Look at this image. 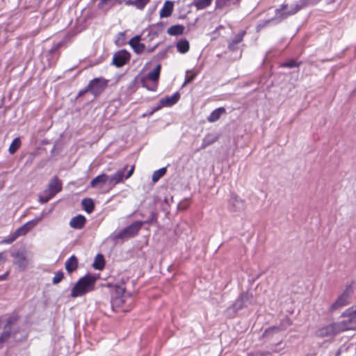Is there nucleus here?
I'll return each instance as SVG.
<instances>
[{
    "instance_id": "obj_1",
    "label": "nucleus",
    "mask_w": 356,
    "mask_h": 356,
    "mask_svg": "<svg viewBox=\"0 0 356 356\" xmlns=\"http://www.w3.org/2000/svg\"><path fill=\"white\" fill-rule=\"evenodd\" d=\"M96 278L92 275H86L75 284L71 290V297L82 296L94 289Z\"/></svg>"
},
{
    "instance_id": "obj_2",
    "label": "nucleus",
    "mask_w": 356,
    "mask_h": 356,
    "mask_svg": "<svg viewBox=\"0 0 356 356\" xmlns=\"http://www.w3.org/2000/svg\"><path fill=\"white\" fill-rule=\"evenodd\" d=\"M161 68V65H157L154 70L142 78L141 82L143 87L152 91H155L157 89Z\"/></svg>"
},
{
    "instance_id": "obj_3",
    "label": "nucleus",
    "mask_w": 356,
    "mask_h": 356,
    "mask_svg": "<svg viewBox=\"0 0 356 356\" xmlns=\"http://www.w3.org/2000/svg\"><path fill=\"white\" fill-rule=\"evenodd\" d=\"M352 292V286L350 285L346 286L342 293L339 295L337 299L330 305V311L333 312L348 305L350 302Z\"/></svg>"
},
{
    "instance_id": "obj_4",
    "label": "nucleus",
    "mask_w": 356,
    "mask_h": 356,
    "mask_svg": "<svg viewBox=\"0 0 356 356\" xmlns=\"http://www.w3.org/2000/svg\"><path fill=\"white\" fill-rule=\"evenodd\" d=\"M343 319L340 321L344 330H356V305L347 309L341 315Z\"/></svg>"
},
{
    "instance_id": "obj_5",
    "label": "nucleus",
    "mask_w": 356,
    "mask_h": 356,
    "mask_svg": "<svg viewBox=\"0 0 356 356\" xmlns=\"http://www.w3.org/2000/svg\"><path fill=\"white\" fill-rule=\"evenodd\" d=\"M127 168V165L118 170L115 174L108 176V186L111 188H113L116 184L123 182L124 179H127L132 176L135 166L132 165L125 175L124 172Z\"/></svg>"
},
{
    "instance_id": "obj_6",
    "label": "nucleus",
    "mask_w": 356,
    "mask_h": 356,
    "mask_svg": "<svg viewBox=\"0 0 356 356\" xmlns=\"http://www.w3.org/2000/svg\"><path fill=\"white\" fill-rule=\"evenodd\" d=\"M12 256L15 258L14 264L17 265L21 270H25L29 265L32 254L31 252L22 250L13 252Z\"/></svg>"
},
{
    "instance_id": "obj_7",
    "label": "nucleus",
    "mask_w": 356,
    "mask_h": 356,
    "mask_svg": "<svg viewBox=\"0 0 356 356\" xmlns=\"http://www.w3.org/2000/svg\"><path fill=\"white\" fill-rule=\"evenodd\" d=\"M344 331L340 321L319 328L316 334L321 338L332 337L335 334Z\"/></svg>"
},
{
    "instance_id": "obj_8",
    "label": "nucleus",
    "mask_w": 356,
    "mask_h": 356,
    "mask_svg": "<svg viewBox=\"0 0 356 356\" xmlns=\"http://www.w3.org/2000/svg\"><path fill=\"white\" fill-rule=\"evenodd\" d=\"M60 191L61 184L59 180L55 177L51 180L48 185V188L45 190L43 194L40 197V201L42 203H46Z\"/></svg>"
},
{
    "instance_id": "obj_9",
    "label": "nucleus",
    "mask_w": 356,
    "mask_h": 356,
    "mask_svg": "<svg viewBox=\"0 0 356 356\" xmlns=\"http://www.w3.org/2000/svg\"><path fill=\"white\" fill-rule=\"evenodd\" d=\"M142 226L141 222H134L129 226L120 231L117 234L113 236L114 239H125L134 236L140 229Z\"/></svg>"
},
{
    "instance_id": "obj_10",
    "label": "nucleus",
    "mask_w": 356,
    "mask_h": 356,
    "mask_svg": "<svg viewBox=\"0 0 356 356\" xmlns=\"http://www.w3.org/2000/svg\"><path fill=\"white\" fill-rule=\"evenodd\" d=\"M306 5V1L302 0L299 3L291 5L289 8L286 5L282 6L281 10H277L276 18L281 21L289 15L296 13Z\"/></svg>"
},
{
    "instance_id": "obj_11",
    "label": "nucleus",
    "mask_w": 356,
    "mask_h": 356,
    "mask_svg": "<svg viewBox=\"0 0 356 356\" xmlns=\"http://www.w3.org/2000/svg\"><path fill=\"white\" fill-rule=\"evenodd\" d=\"M108 81L104 78H95L91 80L86 87V90L95 96L100 95L106 88Z\"/></svg>"
},
{
    "instance_id": "obj_12",
    "label": "nucleus",
    "mask_w": 356,
    "mask_h": 356,
    "mask_svg": "<svg viewBox=\"0 0 356 356\" xmlns=\"http://www.w3.org/2000/svg\"><path fill=\"white\" fill-rule=\"evenodd\" d=\"M44 217V213H42L41 215L38 217L35 218L32 220H30L25 223L24 225L18 228L15 232V236L17 238L19 236H24L27 234L32 228H33L38 222H40Z\"/></svg>"
},
{
    "instance_id": "obj_13",
    "label": "nucleus",
    "mask_w": 356,
    "mask_h": 356,
    "mask_svg": "<svg viewBox=\"0 0 356 356\" xmlns=\"http://www.w3.org/2000/svg\"><path fill=\"white\" fill-rule=\"evenodd\" d=\"M229 208L232 211H240L245 208V202L238 195L232 194L229 200Z\"/></svg>"
},
{
    "instance_id": "obj_14",
    "label": "nucleus",
    "mask_w": 356,
    "mask_h": 356,
    "mask_svg": "<svg viewBox=\"0 0 356 356\" xmlns=\"http://www.w3.org/2000/svg\"><path fill=\"white\" fill-rule=\"evenodd\" d=\"M130 55L126 51H120L115 53L113 58V63L120 67L125 65L129 60Z\"/></svg>"
},
{
    "instance_id": "obj_15",
    "label": "nucleus",
    "mask_w": 356,
    "mask_h": 356,
    "mask_svg": "<svg viewBox=\"0 0 356 356\" xmlns=\"http://www.w3.org/2000/svg\"><path fill=\"white\" fill-rule=\"evenodd\" d=\"M15 321V319L14 318H8L7 323L4 327L3 332L0 336V343L6 341L7 339H8L10 337L13 330L14 328Z\"/></svg>"
},
{
    "instance_id": "obj_16",
    "label": "nucleus",
    "mask_w": 356,
    "mask_h": 356,
    "mask_svg": "<svg viewBox=\"0 0 356 356\" xmlns=\"http://www.w3.org/2000/svg\"><path fill=\"white\" fill-rule=\"evenodd\" d=\"M108 176L106 174H102L94 178L90 182V186L92 188H102L104 185H108Z\"/></svg>"
},
{
    "instance_id": "obj_17",
    "label": "nucleus",
    "mask_w": 356,
    "mask_h": 356,
    "mask_svg": "<svg viewBox=\"0 0 356 356\" xmlns=\"http://www.w3.org/2000/svg\"><path fill=\"white\" fill-rule=\"evenodd\" d=\"M140 36L136 35L132 38L129 41V44L134 49L136 54H141L145 49V44L140 42Z\"/></svg>"
},
{
    "instance_id": "obj_18",
    "label": "nucleus",
    "mask_w": 356,
    "mask_h": 356,
    "mask_svg": "<svg viewBox=\"0 0 356 356\" xmlns=\"http://www.w3.org/2000/svg\"><path fill=\"white\" fill-rule=\"evenodd\" d=\"M174 8V3L170 1H166L160 10L159 16L161 18L168 17L172 15Z\"/></svg>"
},
{
    "instance_id": "obj_19",
    "label": "nucleus",
    "mask_w": 356,
    "mask_h": 356,
    "mask_svg": "<svg viewBox=\"0 0 356 356\" xmlns=\"http://www.w3.org/2000/svg\"><path fill=\"white\" fill-rule=\"evenodd\" d=\"M86 221V218L83 216L78 215L71 219L70 225L74 229H81L84 226Z\"/></svg>"
},
{
    "instance_id": "obj_20",
    "label": "nucleus",
    "mask_w": 356,
    "mask_h": 356,
    "mask_svg": "<svg viewBox=\"0 0 356 356\" xmlns=\"http://www.w3.org/2000/svg\"><path fill=\"white\" fill-rule=\"evenodd\" d=\"M149 2L150 0H127L125 4L134 6L138 10H142Z\"/></svg>"
},
{
    "instance_id": "obj_21",
    "label": "nucleus",
    "mask_w": 356,
    "mask_h": 356,
    "mask_svg": "<svg viewBox=\"0 0 356 356\" xmlns=\"http://www.w3.org/2000/svg\"><path fill=\"white\" fill-rule=\"evenodd\" d=\"M179 99V95L177 93L172 96H168L160 100V103L163 106H170L176 104Z\"/></svg>"
},
{
    "instance_id": "obj_22",
    "label": "nucleus",
    "mask_w": 356,
    "mask_h": 356,
    "mask_svg": "<svg viewBox=\"0 0 356 356\" xmlns=\"http://www.w3.org/2000/svg\"><path fill=\"white\" fill-rule=\"evenodd\" d=\"M66 270L71 273L74 271L78 267V260L74 255L71 256L65 262V264Z\"/></svg>"
},
{
    "instance_id": "obj_23",
    "label": "nucleus",
    "mask_w": 356,
    "mask_h": 356,
    "mask_svg": "<svg viewBox=\"0 0 356 356\" xmlns=\"http://www.w3.org/2000/svg\"><path fill=\"white\" fill-rule=\"evenodd\" d=\"M218 137L216 134H209L204 138L202 140V144L201 145V149H204L207 147L212 145L217 140Z\"/></svg>"
},
{
    "instance_id": "obj_24",
    "label": "nucleus",
    "mask_w": 356,
    "mask_h": 356,
    "mask_svg": "<svg viewBox=\"0 0 356 356\" xmlns=\"http://www.w3.org/2000/svg\"><path fill=\"white\" fill-rule=\"evenodd\" d=\"M225 110L222 107L216 108V110L212 111L210 115L207 118V120L209 122H214L217 121L220 118V116L225 113Z\"/></svg>"
},
{
    "instance_id": "obj_25",
    "label": "nucleus",
    "mask_w": 356,
    "mask_h": 356,
    "mask_svg": "<svg viewBox=\"0 0 356 356\" xmlns=\"http://www.w3.org/2000/svg\"><path fill=\"white\" fill-rule=\"evenodd\" d=\"M189 42L186 40H180L177 43V48L181 54H185L189 50Z\"/></svg>"
},
{
    "instance_id": "obj_26",
    "label": "nucleus",
    "mask_w": 356,
    "mask_h": 356,
    "mask_svg": "<svg viewBox=\"0 0 356 356\" xmlns=\"http://www.w3.org/2000/svg\"><path fill=\"white\" fill-rule=\"evenodd\" d=\"M82 205L84 210L88 213H90L94 210V203L91 199H84L82 201Z\"/></svg>"
},
{
    "instance_id": "obj_27",
    "label": "nucleus",
    "mask_w": 356,
    "mask_h": 356,
    "mask_svg": "<svg viewBox=\"0 0 356 356\" xmlns=\"http://www.w3.org/2000/svg\"><path fill=\"white\" fill-rule=\"evenodd\" d=\"M104 257L102 254H99L96 256V257L95 259L93 267L95 269L102 270L104 268Z\"/></svg>"
},
{
    "instance_id": "obj_28",
    "label": "nucleus",
    "mask_w": 356,
    "mask_h": 356,
    "mask_svg": "<svg viewBox=\"0 0 356 356\" xmlns=\"http://www.w3.org/2000/svg\"><path fill=\"white\" fill-rule=\"evenodd\" d=\"M212 0H194V6L197 10H202L208 7L211 3Z\"/></svg>"
},
{
    "instance_id": "obj_29",
    "label": "nucleus",
    "mask_w": 356,
    "mask_h": 356,
    "mask_svg": "<svg viewBox=\"0 0 356 356\" xmlns=\"http://www.w3.org/2000/svg\"><path fill=\"white\" fill-rule=\"evenodd\" d=\"M184 31V26L181 25H175L168 29V33L172 35H180Z\"/></svg>"
},
{
    "instance_id": "obj_30",
    "label": "nucleus",
    "mask_w": 356,
    "mask_h": 356,
    "mask_svg": "<svg viewBox=\"0 0 356 356\" xmlns=\"http://www.w3.org/2000/svg\"><path fill=\"white\" fill-rule=\"evenodd\" d=\"M165 172H166L165 168H162L158 170L154 171L152 175V181L153 182L158 181L159 180V179L161 178L165 174Z\"/></svg>"
},
{
    "instance_id": "obj_31",
    "label": "nucleus",
    "mask_w": 356,
    "mask_h": 356,
    "mask_svg": "<svg viewBox=\"0 0 356 356\" xmlns=\"http://www.w3.org/2000/svg\"><path fill=\"white\" fill-rule=\"evenodd\" d=\"M21 141L19 138H16L13 140L10 144L8 151L10 154H14L20 147Z\"/></svg>"
},
{
    "instance_id": "obj_32",
    "label": "nucleus",
    "mask_w": 356,
    "mask_h": 356,
    "mask_svg": "<svg viewBox=\"0 0 356 356\" xmlns=\"http://www.w3.org/2000/svg\"><path fill=\"white\" fill-rule=\"evenodd\" d=\"M197 74V72H193V70H187L186 73L185 82L184 85H186L191 82L195 79Z\"/></svg>"
},
{
    "instance_id": "obj_33",
    "label": "nucleus",
    "mask_w": 356,
    "mask_h": 356,
    "mask_svg": "<svg viewBox=\"0 0 356 356\" xmlns=\"http://www.w3.org/2000/svg\"><path fill=\"white\" fill-rule=\"evenodd\" d=\"M63 273L62 271H58L53 277L52 282L54 284H58L63 280Z\"/></svg>"
},
{
    "instance_id": "obj_34",
    "label": "nucleus",
    "mask_w": 356,
    "mask_h": 356,
    "mask_svg": "<svg viewBox=\"0 0 356 356\" xmlns=\"http://www.w3.org/2000/svg\"><path fill=\"white\" fill-rule=\"evenodd\" d=\"M245 304L243 301H240V297L236 300L235 303L233 305V309L236 311L241 309L245 307Z\"/></svg>"
},
{
    "instance_id": "obj_35",
    "label": "nucleus",
    "mask_w": 356,
    "mask_h": 356,
    "mask_svg": "<svg viewBox=\"0 0 356 356\" xmlns=\"http://www.w3.org/2000/svg\"><path fill=\"white\" fill-rule=\"evenodd\" d=\"M115 0H101L99 3V7L104 8L106 6H113Z\"/></svg>"
},
{
    "instance_id": "obj_36",
    "label": "nucleus",
    "mask_w": 356,
    "mask_h": 356,
    "mask_svg": "<svg viewBox=\"0 0 356 356\" xmlns=\"http://www.w3.org/2000/svg\"><path fill=\"white\" fill-rule=\"evenodd\" d=\"M252 300V295L248 293H243L240 296V301H243L244 304L250 302Z\"/></svg>"
},
{
    "instance_id": "obj_37",
    "label": "nucleus",
    "mask_w": 356,
    "mask_h": 356,
    "mask_svg": "<svg viewBox=\"0 0 356 356\" xmlns=\"http://www.w3.org/2000/svg\"><path fill=\"white\" fill-rule=\"evenodd\" d=\"M244 35V32H241L238 33L236 38L232 40L233 43L237 44L242 41L243 37Z\"/></svg>"
},
{
    "instance_id": "obj_38",
    "label": "nucleus",
    "mask_w": 356,
    "mask_h": 356,
    "mask_svg": "<svg viewBox=\"0 0 356 356\" xmlns=\"http://www.w3.org/2000/svg\"><path fill=\"white\" fill-rule=\"evenodd\" d=\"M125 292V287L123 284L117 286L116 293L119 295H122Z\"/></svg>"
},
{
    "instance_id": "obj_39",
    "label": "nucleus",
    "mask_w": 356,
    "mask_h": 356,
    "mask_svg": "<svg viewBox=\"0 0 356 356\" xmlns=\"http://www.w3.org/2000/svg\"><path fill=\"white\" fill-rule=\"evenodd\" d=\"M7 260V254L6 252H0V264H4Z\"/></svg>"
},
{
    "instance_id": "obj_40",
    "label": "nucleus",
    "mask_w": 356,
    "mask_h": 356,
    "mask_svg": "<svg viewBox=\"0 0 356 356\" xmlns=\"http://www.w3.org/2000/svg\"><path fill=\"white\" fill-rule=\"evenodd\" d=\"M284 66L287 67H294L298 66V64H296V63L294 60H291L289 62L284 63Z\"/></svg>"
},
{
    "instance_id": "obj_41",
    "label": "nucleus",
    "mask_w": 356,
    "mask_h": 356,
    "mask_svg": "<svg viewBox=\"0 0 356 356\" xmlns=\"http://www.w3.org/2000/svg\"><path fill=\"white\" fill-rule=\"evenodd\" d=\"M17 237L15 236V234H13L11 237H10L8 239L5 240L4 242L6 243H11L14 241H15L17 239Z\"/></svg>"
},
{
    "instance_id": "obj_42",
    "label": "nucleus",
    "mask_w": 356,
    "mask_h": 356,
    "mask_svg": "<svg viewBox=\"0 0 356 356\" xmlns=\"http://www.w3.org/2000/svg\"><path fill=\"white\" fill-rule=\"evenodd\" d=\"M8 273H9L8 272H6L5 274L0 275V281L6 280V278L8 275Z\"/></svg>"
},
{
    "instance_id": "obj_43",
    "label": "nucleus",
    "mask_w": 356,
    "mask_h": 356,
    "mask_svg": "<svg viewBox=\"0 0 356 356\" xmlns=\"http://www.w3.org/2000/svg\"><path fill=\"white\" fill-rule=\"evenodd\" d=\"M271 330H278V329L277 327L270 328L268 330H266L265 334L267 335L268 334V332H270Z\"/></svg>"
},
{
    "instance_id": "obj_44",
    "label": "nucleus",
    "mask_w": 356,
    "mask_h": 356,
    "mask_svg": "<svg viewBox=\"0 0 356 356\" xmlns=\"http://www.w3.org/2000/svg\"><path fill=\"white\" fill-rule=\"evenodd\" d=\"M259 356H266L269 355L268 352H261L259 353Z\"/></svg>"
},
{
    "instance_id": "obj_45",
    "label": "nucleus",
    "mask_w": 356,
    "mask_h": 356,
    "mask_svg": "<svg viewBox=\"0 0 356 356\" xmlns=\"http://www.w3.org/2000/svg\"><path fill=\"white\" fill-rule=\"evenodd\" d=\"M88 92V91L86 90V88L85 90H83L81 91V92H80V93H79V95H82V94H83V93H85V92Z\"/></svg>"
},
{
    "instance_id": "obj_46",
    "label": "nucleus",
    "mask_w": 356,
    "mask_h": 356,
    "mask_svg": "<svg viewBox=\"0 0 356 356\" xmlns=\"http://www.w3.org/2000/svg\"><path fill=\"white\" fill-rule=\"evenodd\" d=\"M342 351V348L339 349V353H340Z\"/></svg>"
}]
</instances>
